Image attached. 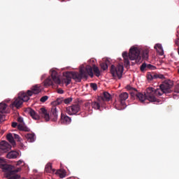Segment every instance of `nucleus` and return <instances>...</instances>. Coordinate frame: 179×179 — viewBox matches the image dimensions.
I'll return each mask as SVG.
<instances>
[{"label": "nucleus", "mask_w": 179, "mask_h": 179, "mask_svg": "<svg viewBox=\"0 0 179 179\" xmlns=\"http://www.w3.org/2000/svg\"><path fill=\"white\" fill-rule=\"evenodd\" d=\"M173 87V82L171 80H166L160 85L159 89H155L152 87H148L146 90V94H141L138 92L137 90L127 86V90L130 91L131 96L138 99L139 101L143 103L146 100L150 102L159 103V100L156 97L162 96V94H169L173 92L171 88Z\"/></svg>", "instance_id": "f257e3e1"}, {"label": "nucleus", "mask_w": 179, "mask_h": 179, "mask_svg": "<svg viewBox=\"0 0 179 179\" xmlns=\"http://www.w3.org/2000/svg\"><path fill=\"white\" fill-rule=\"evenodd\" d=\"M83 78L85 79H87L88 78L87 73H86L85 70L80 69V71H79V73L67 71L66 73H64V78H62V83L66 84V85H69L70 83H71V79L80 83Z\"/></svg>", "instance_id": "f03ea898"}, {"label": "nucleus", "mask_w": 179, "mask_h": 179, "mask_svg": "<svg viewBox=\"0 0 179 179\" xmlns=\"http://www.w3.org/2000/svg\"><path fill=\"white\" fill-rule=\"evenodd\" d=\"M122 58L126 66H129L130 64V60H136L140 62L141 60V50L138 48H131L129 50V54L127 52H122Z\"/></svg>", "instance_id": "7ed1b4c3"}, {"label": "nucleus", "mask_w": 179, "mask_h": 179, "mask_svg": "<svg viewBox=\"0 0 179 179\" xmlns=\"http://www.w3.org/2000/svg\"><path fill=\"white\" fill-rule=\"evenodd\" d=\"M0 169H1L3 173H5V176L8 179L20 178V175L16 174L20 171V169L13 170V166L6 164H1Z\"/></svg>", "instance_id": "20e7f679"}, {"label": "nucleus", "mask_w": 179, "mask_h": 179, "mask_svg": "<svg viewBox=\"0 0 179 179\" xmlns=\"http://www.w3.org/2000/svg\"><path fill=\"white\" fill-rule=\"evenodd\" d=\"M39 115L41 117L45 119V122L50 121L51 119L52 122H56L58 120V111L57 110L56 106H53L50 110V113H48V110H45V108H41L39 109Z\"/></svg>", "instance_id": "39448f33"}, {"label": "nucleus", "mask_w": 179, "mask_h": 179, "mask_svg": "<svg viewBox=\"0 0 179 179\" xmlns=\"http://www.w3.org/2000/svg\"><path fill=\"white\" fill-rule=\"evenodd\" d=\"M29 100L30 97L26 95L24 91H22L20 92V94H18L17 97L14 99V101H13L12 103H10V108L13 109L14 107H15V108L19 110L20 108H22L24 102H27Z\"/></svg>", "instance_id": "423d86ee"}, {"label": "nucleus", "mask_w": 179, "mask_h": 179, "mask_svg": "<svg viewBox=\"0 0 179 179\" xmlns=\"http://www.w3.org/2000/svg\"><path fill=\"white\" fill-rule=\"evenodd\" d=\"M51 77H48L44 81L45 86L48 87L53 85V83L57 85H61V79L59 77V74L55 70H51Z\"/></svg>", "instance_id": "0eeeda50"}, {"label": "nucleus", "mask_w": 179, "mask_h": 179, "mask_svg": "<svg viewBox=\"0 0 179 179\" xmlns=\"http://www.w3.org/2000/svg\"><path fill=\"white\" fill-rule=\"evenodd\" d=\"M124 67L121 64H118L117 66L113 64L111 65L110 73L112 76H113L114 79H121Z\"/></svg>", "instance_id": "6e6552de"}, {"label": "nucleus", "mask_w": 179, "mask_h": 179, "mask_svg": "<svg viewBox=\"0 0 179 179\" xmlns=\"http://www.w3.org/2000/svg\"><path fill=\"white\" fill-rule=\"evenodd\" d=\"M85 71L87 75L90 76L92 78H94V73L95 76L97 77H99L101 75L100 70L99 67L96 66V64L92 65V66H91L90 65H87L85 67V71Z\"/></svg>", "instance_id": "1a4fd4ad"}, {"label": "nucleus", "mask_w": 179, "mask_h": 179, "mask_svg": "<svg viewBox=\"0 0 179 179\" xmlns=\"http://www.w3.org/2000/svg\"><path fill=\"white\" fill-rule=\"evenodd\" d=\"M69 115H76L78 112L80 111V106L78 103L73 104L68 106L65 110Z\"/></svg>", "instance_id": "9d476101"}, {"label": "nucleus", "mask_w": 179, "mask_h": 179, "mask_svg": "<svg viewBox=\"0 0 179 179\" xmlns=\"http://www.w3.org/2000/svg\"><path fill=\"white\" fill-rule=\"evenodd\" d=\"M41 92V87L40 85L32 86L31 90H29L25 92V94L29 97H31L34 95H37Z\"/></svg>", "instance_id": "9b49d317"}, {"label": "nucleus", "mask_w": 179, "mask_h": 179, "mask_svg": "<svg viewBox=\"0 0 179 179\" xmlns=\"http://www.w3.org/2000/svg\"><path fill=\"white\" fill-rule=\"evenodd\" d=\"M17 122H20L17 126V129L20 131L29 132L30 131V129H29L27 127L25 126L24 122H23V118L22 117H18Z\"/></svg>", "instance_id": "f8f14e48"}, {"label": "nucleus", "mask_w": 179, "mask_h": 179, "mask_svg": "<svg viewBox=\"0 0 179 179\" xmlns=\"http://www.w3.org/2000/svg\"><path fill=\"white\" fill-rule=\"evenodd\" d=\"M104 106V101L97 99L96 101H92L91 106L94 110H100V107Z\"/></svg>", "instance_id": "ddd939ff"}, {"label": "nucleus", "mask_w": 179, "mask_h": 179, "mask_svg": "<svg viewBox=\"0 0 179 179\" xmlns=\"http://www.w3.org/2000/svg\"><path fill=\"white\" fill-rule=\"evenodd\" d=\"M129 99V94L127 92H122V94H120L119 95V101L120 103V105L122 106H125V101Z\"/></svg>", "instance_id": "4468645a"}, {"label": "nucleus", "mask_w": 179, "mask_h": 179, "mask_svg": "<svg viewBox=\"0 0 179 179\" xmlns=\"http://www.w3.org/2000/svg\"><path fill=\"white\" fill-rule=\"evenodd\" d=\"M71 122V117L64 113L61 114V124H69Z\"/></svg>", "instance_id": "2eb2a0df"}, {"label": "nucleus", "mask_w": 179, "mask_h": 179, "mask_svg": "<svg viewBox=\"0 0 179 179\" xmlns=\"http://www.w3.org/2000/svg\"><path fill=\"white\" fill-rule=\"evenodd\" d=\"M101 101H110L111 99V95L108 92H103L102 96L98 98Z\"/></svg>", "instance_id": "dca6fc26"}, {"label": "nucleus", "mask_w": 179, "mask_h": 179, "mask_svg": "<svg viewBox=\"0 0 179 179\" xmlns=\"http://www.w3.org/2000/svg\"><path fill=\"white\" fill-rule=\"evenodd\" d=\"M20 153L15 150H12L6 155V158L9 159H17L19 157Z\"/></svg>", "instance_id": "f3484780"}, {"label": "nucleus", "mask_w": 179, "mask_h": 179, "mask_svg": "<svg viewBox=\"0 0 179 179\" xmlns=\"http://www.w3.org/2000/svg\"><path fill=\"white\" fill-rule=\"evenodd\" d=\"M28 111H29V115H31V118H32L33 120H40V116H39V115L37 114L35 110H34L31 109V108H29V110H28Z\"/></svg>", "instance_id": "a211bd4d"}, {"label": "nucleus", "mask_w": 179, "mask_h": 179, "mask_svg": "<svg viewBox=\"0 0 179 179\" xmlns=\"http://www.w3.org/2000/svg\"><path fill=\"white\" fill-rule=\"evenodd\" d=\"M1 150H3V152H8L10 150H11V145L4 141L3 144H1Z\"/></svg>", "instance_id": "6ab92c4d"}, {"label": "nucleus", "mask_w": 179, "mask_h": 179, "mask_svg": "<svg viewBox=\"0 0 179 179\" xmlns=\"http://www.w3.org/2000/svg\"><path fill=\"white\" fill-rule=\"evenodd\" d=\"M45 171L48 173H55V169H52L51 163H48V164L45 165Z\"/></svg>", "instance_id": "aec40b11"}, {"label": "nucleus", "mask_w": 179, "mask_h": 179, "mask_svg": "<svg viewBox=\"0 0 179 179\" xmlns=\"http://www.w3.org/2000/svg\"><path fill=\"white\" fill-rule=\"evenodd\" d=\"M6 139L8 140V141L10 142V144H12L13 146L16 145V143L15 142L14 137L11 133H9L7 134Z\"/></svg>", "instance_id": "412c9836"}, {"label": "nucleus", "mask_w": 179, "mask_h": 179, "mask_svg": "<svg viewBox=\"0 0 179 179\" xmlns=\"http://www.w3.org/2000/svg\"><path fill=\"white\" fill-rule=\"evenodd\" d=\"M25 137L29 143H33L36 140V136L34 134H28Z\"/></svg>", "instance_id": "4be33fe9"}, {"label": "nucleus", "mask_w": 179, "mask_h": 179, "mask_svg": "<svg viewBox=\"0 0 179 179\" xmlns=\"http://www.w3.org/2000/svg\"><path fill=\"white\" fill-rule=\"evenodd\" d=\"M108 64H110V60H105V62L100 64L101 69H102L103 71H106L108 68Z\"/></svg>", "instance_id": "5701e85b"}, {"label": "nucleus", "mask_w": 179, "mask_h": 179, "mask_svg": "<svg viewBox=\"0 0 179 179\" xmlns=\"http://www.w3.org/2000/svg\"><path fill=\"white\" fill-rule=\"evenodd\" d=\"M149 57V49L145 48L143 50H142V58H143L144 60H148Z\"/></svg>", "instance_id": "b1692460"}, {"label": "nucleus", "mask_w": 179, "mask_h": 179, "mask_svg": "<svg viewBox=\"0 0 179 179\" xmlns=\"http://www.w3.org/2000/svg\"><path fill=\"white\" fill-rule=\"evenodd\" d=\"M64 99L63 98H58L55 101H52L51 104L53 106V107H55L56 106H59L62 103H63Z\"/></svg>", "instance_id": "393cba45"}, {"label": "nucleus", "mask_w": 179, "mask_h": 179, "mask_svg": "<svg viewBox=\"0 0 179 179\" xmlns=\"http://www.w3.org/2000/svg\"><path fill=\"white\" fill-rule=\"evenodd\" d=\"M55 173H56V175H59L61 178H64L66 176V171L64 170H58Z\"/></svg>", "instance_id": "a878e982"}, {"label": "nucleus", "mask_w": 179, "mask_h": 179, "mask_svg": "<svg viewBox=\"0 0 179 179\" xmlns=\"http://www.w3.org/2000/svg\"><path fill=\"white\" fill-rule=\"evenodd\" d=\"M147 79L148 80H154L156 79V73H147Z\"/></svg>", "instance_id": "bb28decb"}, {"label": "nucleus", "mask_w": 179, "mask_h": 179, "mask_svg": "<svg viewBox=\"0 0 179 179\" xmlns=\"http://www.w3.org/2000/svg\"><path fill=\"white\" fill-rule=\"evenodd\" d=\"M6 108H7L6 103H0V113H6Z\"/></svg>", "instance_id": "cd10ccee"}, {"label": "nucleus", "mask_w": 179, "mask_h": 179, "mask_svg": "<svg viewBox=\"0 0 179 179\" xmlns=\"http://www.w3.org/2000/svg\"><path fill=\"white\" fill-rule=\"evenodd\" d=\"M155 50H161V52H160V55H163V48H162V44H155Z\"/></svg>", "instance_id": "c85d7f7f"}, {"label": "nucleus", "mask_w": 179, "mask_h": 179, "mask_svg": "<svg viewBox=\"0 0 179 179\" xmlns=\"http://www.w3.org/2000/svg\"><path fill=\"white\" fill-rule=\"evenodd\" d=\"M141 71H147V64L146 63H143V64H141Z\"/></svg>", "instance_id": "c756f323"}, {"label": "nucleus", "mask_w": 179, "mask_h": 179, "mask_svg": "<svg viewBox=\"0 0 179 179\" xmlns=\"http://www.w3.org/2000/svg\"><path fill=\"white\" fill-rule=\"evenodd\" d=\"M73 99L71 97H68L67 99H64V103L65 104H69V103H71Z\"/></svg>", "instance_id": "7c9ffc66"}, {"label": "nucleus", "mask_w": 179, "mask_h": 179, "mask_svg": "<svg viewBox=\"0 0 179 179\" xmlns=\"http://www.w3.org/2000/svg\"><path fill=\"white\" fill-rule=\"evenodd\" d=\"M148 69H150V70H156V66H154L152 64H147V70Z\"/></svg>", "instance_id": "2f4dec72"}, {"label": "nucleus", "mask_w": 179, "mask_h": 179, "mask_svg": "<svg viewBox=\"0 0 179 179\" xmlns=\"http://www.w3.org/2000/svg\"><path fill=\"white\" fill-rule=\"evenodd\" d=\"M156 79H165L164 75L162 74H155Z\"/></svg>", "instance_id": "473e14b6"}, {"label": "nucleus", "mask_w": 179, "mask_h": 179, "mask_svg": "<svg viewBox=\"0 0 179 179\" xmlns=\"http://www.w3.org/2000/svg\"><path fill=\"white\" fill-rule=\"evenodd\" d=\"M48 99V96H43V97H41L40 101L42 103H45Z\"/></svg>", "instance_id": "72a5a7b5"}, {"label": "nucleus", "mask_w": 179, "mask_h": 179, "mask_svg": "<svg viewBox=\"0 0 179 179\" xmlns=\"http://www.w3.org/2000/svg\"><path fill=\"white\" fill-rule=\"evenodd\" d=\"M6 121V115L0 113V122Z\"/></svg>", "instance_id": "f704fd0d"}, {"label": "nucleus", "mask_w": 179, "mask_h": 179, "mask_svg": "<svg viewBox=\"0 0 179 179\" xmlns=\"http://www.w3.org/2000/svg\"><path fill=\"white\" fill-rule=\"evenodd\" d=\"M90 85H91V88H92V90H94V91H96V90H97V85H96V83H91Z\"/></svg>", "instance_id": "c9c22d12"}, {"label": "nucleus", "mask_w": 179, "mask_h": 179, "mask_svg": "<svg viewBox=\"0 0 179 179\" xmlns=\"http://www.w3.org/2000/svg\"><path fill=\"white\" fill-rule=\"evenodd\" d=\"M13 138L17 140V141L20 142V137L18 134H14Z\"/></svg>", "instance_id": "e433bc0d"}, {"label": "nucleus", "mask_w": 179, "mask_h": 179, "mask_svg": "<svg viewBox=\"0 0 179 179\" xmlns=\"http://www.w3.org/2000/svg\"><path fill=\"white\" fill-rule=\"evenodd\" d=\"M174 92L179 93V85H177L176 86H175Z\"/></svg>", "instance_id": "4c0bfd02"}, {"label": "nucleus", "mask_w": 179, "mask_h": 179, "mask_svg": "<svg viewBox=\"0 0 179 179\" xmlns=\"http://www.w3.org/2000/svg\"><path fill=\"white\" fill-rule=\"evenodd\" d=\"M18 126H19V124H17V123L16 122H14L12 123V127L13 128H16Z\"/></svg>", "instance_id": "58836bf2"}, {"label": "nucleus", "mask_w": 179, "mask_h": 179, "mask_svg": "<svg viewBox=\"0 0 179 179\" xmlns=\"http://www.w3.org/2000/svg\"><path fill=\"white\" fill-rule=\"evenodd\" d=\"M91 106H92V103L90 102H87L85 103V107L90 108Z\"/></svg>", "instance_id": "ea45409f"}, {"label": "nucleus", "mask_w": 179, "mask_h": 179, "mask_svg": "<svg viewBox=\"0 0 179 179\" xmlns=\"http://www.w3.org/2000/svg\"><path fill=\"white\" fill-rule=\"evenodd\" d=\"M57 92L59 94H64V90H61V89H59Z\"/></svg>", "instance_id": "a19ab883"}, {"label": "nucleus", "mask_w": 179, "mask_h": 179, "mask_svg": "<svg viewBox=\"0 0 179 179\" xmlns=\"http://www.w3.org/2000/svg\"><path fill=\"white\" fill-rule=\"evenodd\" d=\"M23 163V162L22 160H20L17 162V166H20V164H22Z\"/></svg>", "instance_id": "79ce46f5"}, {"label": "nucleus", "mask_w": 179, "mask_h": 179, "mask_svg": "<svg viewBox=\"0 0 179 179\" xmlns=\"http://www.w3.org/2000/svg\"><path fill=\"white\" fill-rule=\"evenodd\" d=\"M179 41H176V44L178 45Z\"/></svg>", "instance_id": "37998d69"}, {"label": "nucleus", "mask_w": 179, "mask_h": 179, "mask_svg": "<svg viewBox=\"0 0 179 179\" xmlns=\"http://www.w3.org/2000/svg\"><path fill=\"white\" fill-rule=\"evenodd\" d=\"M178 54L179 55V48H178Z\"/></svg>", "instance_id": "c03bdc74"}, {"label": "nucleus", "mask_w": 179, "mask_h": 179, "mask_svg": "<svg viewBox=\"0 0 179 179\" xmlns=\"http://www.w3.org/2000/svg\"><path fill=\"white\" fill-rule=\"evenodd\" d=\"M178 73H179V69H178Z\"/></svg>", "instance_id": "a18cd8bd"}, {"label": "nucleus", "mask_w": 179, "mask_h": 179, "mask_svg": "<svg viewBox=\"0 0 179 179\" xmlns=\"http://www.w3.org/2000/svg\"><path fill=\"white\" fill-rule=\"evenodd\" d=\"M64 0H62V1H64Z\"/></svg>", "instance_id": "49530a36"}]
</instances>
